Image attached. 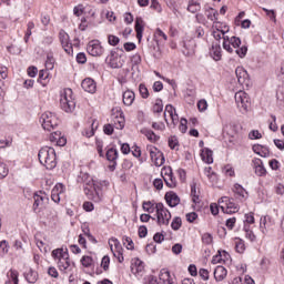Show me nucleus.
I'll list each match as a JSON object with an SVG mask.
<instances>
[{"label":"nucleus","mask_w":284,"mask_h":284,"mask_svg":"<svg viewBox=\"0 0 284 284\" xmlns=\"http://www.w3.org/2000/svg\"><path fill=\"white\" fill-rule=\"evenodd\" d=\"M38 159L47 170H54L57 168V151L53 148L44 146L40 149Z\"/></svg>","instance_id":"obj_1"},{"label":"nucleus","mask_w":284,"mask_h":284,"mask_svg":"<svg viewBox=\"0 0 284 284\" xmlns=\"http://www.w3.org/2000/svg\"><path fill=\"white\" fill-rule=\"evenodd\" d=\"M60 106L64 112H72L77 103L72 99V89H64L60 95Z\"/></svg>","instance_id":"obj_2"},{"label":"nucleus","mask_w":284,"mask_h":284,"mask_svg":"<svg viewBox=\"0 0 284 284\" xmlns=\"http://www.w3.org/2000/svg\"><path fill=\"white\" fill-rule=\"evenodd\" d=\"M40 123L43 130L52 132V130H54V128L59 125V119H57V115H54V113L47 111L40 116Z\"/></svg>","instance_id":"obj_3"},{"label":"nucleus","mask_w":284,"mask_h":284,"mask_svg":"<svg viewBox=\"0 0 284 284\" xmlns=\"http://www.w3.org/2000/svg\"><path fill=\"white\" fill-rule=\"evenodd\" d=\"M155 211L158 216V224L170 225V219H172V214L168 209H165L163 203H156Z\"/></svg>","instance_id":"obj_4"},{"label":"nucleus","mask_w":284,"mask_h":284,"mask_svg":"<svg viewBox=\"0 0 284 284\" xmlns=\"http://www.w3.org/2000/svg\"><path fill=\"white\" fill-rule=\"evenodd\" d=\"M219 205L224 214H236L239 212V204L227 196L221 197Z\"/></svg>","instance_id":"obj_5"},{"label":"nucleus","mask_w":284,"mask_h":284,"mask_svg":"<svg viewBox=\"0 0 284 284\" xmlns=\"http://www.w3.org/2000/svg\"><path fill=\"white\" fill-rule=\"evenodd\" d=\"M164 119L169 126L176 128L179 124V114H176V109L172 104L165 106Z\"/></svg>","instance_id":"obj_6"},{"label":"nucleus","mask_w":284,"mask_h":284,"mask_svg":"<svg viewBox=\"0 0 284 284\" xmlns=\"http://www.w3.org/2000/svg\"><path fill=\"white\" fill-rule=\"evenodd\" d=\"M87 52L91 57H102L103 53L105 52V49H103V47L101 45V42L99 40H91L88 43Z\"/></svg>","instance_id":"obj_7"},{"label":"nucleus","mask_w":284,"mask_h":284,"mask_svg":"<svg viewBox=\"0 0 284 284\" xmlns=\"http://www.w3.org/2000/svg\"><path fill=\"white\" fill-rule=\"evenodd\" d=\"M84 194H87V196L91 199V201H94V203H99V201H101L103 196V194L101 193V189L97 184H93L90 187L85 186Z\"/></svg>","instance_id":"obj_8"},{"label":"nucleus","mask_w":284,"mask_h":284,"mask_svg":"<svg viewBox=\"0 0 284 284\" xmlns=\"http://www.w3.org/2000/svg\"><path fill=\"white\" fill-rule=\"evenodd\" d=\"M105 63L113 69L123 68V62L121 60V55L115 50H112L110 54L105 59Z\"/></svg>","instance_id":"obj_9"},{"label":"nucleus","mask_w":284,"mask_h":284,"mask_svg":"<svg viewBox=\"0 0 284 284\" xmlns=\"http://www.w3.org/2000/svg\"><path fill=\"white\" fill-rule=\"evenodd\" d=\"M235 103L237 104V108H242V110H247V108H250V98L247 97V93H245L244 91L236 92Z\"/></svg>","instance_id":"obj_10"},{"label":"nucleus","mask_w":284,"mask_h":284,"mask_svg":"<svg viewBox=\"0 0 284 284\" xmlns=\"http://www.w3.org/2000/svg\"><path fill=\"white\" fill-rule=\"evenodd\" d=\"M183 48V52L186 57H194L196 52V41L194 39L185 40Z\"/></svg>","instance_id":"obj_11"},{"label":"nucleus","mask_w":284,"mask_h":284,"mask_svg":"<svg viewBox=\"0 0 284 284\" xmlns=\"http://www.w3.org/2000/svg\"><path fill=\"white\" fill-rule=\"evenodd\" d=\"M81 88L84 90V92L94 94V92H97V82L92 80V78H85L81 83Z\"/></svg>","instance_id":"obj_12"},{"label":"nucleus","mask_w":284,"mask_h":284,"mask_svg":"<svg viewBox=\"0 0 284 284\" xmlns=\"http://www.w3.org/2000/svg\"><path fill=\"white\" fill-rule=\"evenodd\" d=\"M235 74L240 85H245V83L250 81V74L243 69V67H237L235 69Z\"/></svg>","instance_id":"obj_13"},{"label":"nucleus","mask_w":284,"mask_h":284,"mask_svg":"<svg viewBox=\"0 0 284 284\" xmlns=\"http://www.w3.org/2000/svg\"><path fill=\"white\" fill-rule=\"evenodd\" d=\"M33 212H36V214H39V212H41V207H43V203H45V201H48V196L47 195H39V194H34L33 195Z\"/></svg>","instance_id":"obj_14"},{"label":"nucleus","mask_w":284,"mask_h":284,"mask_svg":"<svg viewBox=\"0 0 284 284\" xmlns=\"http://www.w3.org/2000/svg\"><path fill=\"white\" fill-rule=\"evenodd\" d=\"M150 156H151V161L158 168H161V165L165 163V158L163 156V153H161V151L156 152V149L150 151Z\"/></svg>","instance_id":"obj_15"},{"label":"nucleus","mask_w":284,"mask_h":284,"mask_svg":"<svg viewBox=\"0 0 284 284\" xmlns=\"http://www.w3.org/2000/svg\"><path fill=\"white\" fill-rule=\"evenodd\" d=\"M165 201H166L168 205H170V207H176V205H179V203H181V199L173 191L166 192Z\"/></svg>","instance_id":"obj_16"},{"label":"nucleus","mask_w":284,"mask_h":284,"mask_svg":"<svg viewBox=\"0 0 284 284\" xmlns=\"http://www.w3.org/2000/svg\"><path fill=\"white\" fill-rule=\"evenodd\" d=\"M252 163L257 176H265V174H267V171L265 170V166H263V161L261 159H254Z\"/></svg>","instance_id":"obj_17"},{"label":"nucleus","mask_w":284,"mask_h":284,"mask_svg":"<svg viewBox=\"0 0 284 284\" xmlns=\"http://www.w3.org/2000/svg\"><path fill=\"white\" fill-rule=\"evenodd\" d=\"M58 266L62 272H65V270L70 268V255L68 254V248H65L62 258L59 260Z\"/></svg>","instance_id":"obj_18"},{"label":"nucleus","mask_w":284,"mask_h":284,"mask_svg":"<svg viewBox=\"0 0 284 284\" xmlns=\"http://www.w3.org/2000/svg\"><path fill=\"white\" fill-rule=\"evenodd\" d=\"M272 226V217L270 215L262 216L260 220V229L262 234H267V229Z\"/></svg>","instance_id":"obj_19"},{"label":"nucleus","mask_w":284,"mask_h":284,"mask_svg":"<svg viewBox=\"0 0 284 284\" xmlns=\"http://www.w3.org/2000/svg\"><path fill=\"white\" fill-rule=\"evenodd\" d=\"M144 26H145V22L143 21V18L135 19V32H136L138 41H141V39H143Z\"/></svg>","instance_id":"obj_20"},{"label":"nucleus","mask_w":284,"mask_h":284,"mask_svg":"<svg viewBox=\"0 0 284 284\" xmlns=\"http://www.w3.org/2000/svg\"><path fill=\"white\" fill-rule=\"evenodd\" d=\"M24 278L30 284H34L39 281V273L32 268H29L24 274Z\"/></svg>","instance_id":"obj_21"},{"label":"nucleus","mask_w":284,"mask_h":284,"mask_svg":"<svg viewBox=\"0 0 284 284\" xmlns=\"http://www.w3.org/2000/svg\"><path fill=\"white\" fill-rule=\"evenodd\" d=\"M221 44L215 43L212 45L211 50H210V54L212 57V59H214V61H221L223 54L221 53Z\"/></svg>","instance_id":"obj_22"},{"label":"nucleus","mask_w":284,"mask_h":284,"mask_svg":"<svg viewBox=\"0 0 284 284\" xmlns=\"http://www.w3.org/2000/svg\"><path fill=\"white\" fill-rule=\"evenodd\" d=\"M227 276V270L223 266H217L214 270V278L217 282L225 281V277Z\"/></svg>","instance_id":"obj_23"},{"label":"nucleus","mask_w":284,"mask_h":284,"mask_svg":"<svg viewBox=\"0 0 284 284\" xmlns=\"http://www.w3.org/2000/svg\"><path fill=\"white\" fill-rule=\"evenodd\" d=\"M201 158L204 163H207L209 165L214 163L213 152L210 149H203L201 152Z\"/></svg>","instance_id":"obj_24"},{"label":"nucleus","mask_w":284,"mask_h":284,"mask_svg":"<svg viewBox=\"0 0 284 284\" xmlns=\"http://www.w3.org/2000/svg\"><path fill=\"white\" fill-rule=\"evenodd\" d=\"M122 99H123L124 105H128V106L132 105L134 103V99H135L134 92L126 90L123 93Z\"/></svg>","instance_id":"obj_25"},{"label":"nucleus","mask_w":284,"mask_h":284,"mask_svg":"<svg viewBox=\"0 0 284 284\" xmlns=\"http://www.w3.org/2000/svg\"><path fill=\"white\" fill-rule=\"evenodd\" d=\"M253 152H255V154H258L260 156H263V158L270 156V151L263 148V145L261 144L253 145Z\"/></svg>","instance_id":"obj_26"},{"label":"nucleus","mask_w":284,"mask_h":284,"mask_svg":"<svg viewBox=\"0 0 284 284\" xmlns=\"http://www.w3.org/2000/svg\"><path fill=\"white\" fill-rule=\"evenodd\" d=\"M233 192L237 199H245V195L247 194V191H245L241 184H235Z\"/></svg>","instance_id":"obj_27"},{"label":"nucleus","mask_w":284,"mask_h":284,"mask_svg":"<svg viewBox=\"0 0 284 284\" xmlns=\"http://www.w3.org/2000/svg\"><path fill=\"white\" fill-rule=\"evenodd\" d=\"M141 134H144V136H146V139L152 143L156 142L159 139V136L150 129H142Z\"/></svg>","instance_id":"obj_28"},{"label":"nucleus","mask_w":284,"mask_h":284,"mask_svg":"<svg viewBox=\"0 0 284 284\" xmlns=\"http://www.w3.org/2000/svg\"><path fill=\"white\" fill-rule=\"evenodd\" d=\"M106 159L111 162L114 163L116 162V159H119V151L114 148H111L106 151Z\"/></svg>","instance_id":"obj_29"},{"label":"nucleus","mask_w":284,"mask_h":284,"mask_svg":"<svg viewBox=\"0 0 284 284\" xmlns=\"http://www.w3.org/2000/svg\"><path fill=\"white\" fill-rule=\"evenodd\" d=\"M205 14L209 21H219V11H216L214 8L206 9Z\"/></svg>","instance_id":"obj_30"},{"label":"nucleus","mask_w":284,"mask_h":284,"mask_svg":"<svg viewBox=\"0 0 284 284\" xmlns=\"http://www.w3.org/2000/svg\"><path fill=\"white\" fill-rule=\"evenodd\" d=\"M199 10H201V3L192 0L187 6V11L194 14L195 12H199Z\"/></svg>","instance_id":"obj_31"},{"label":"nucleus","mask_w":284,"mask_h":284,"mask_svg":"<svg viewBox=\"0 0 284 284\" xmlns=\"http://www.w3.org/2000/svg\"><path fill=\"white\" fill-rule=\"evenodd\" d=\"M114 125H115L116 130H123V128H125V118H123L121 115L115 116Z\"/></svg>","instance_id":"obj_32"},{"label":"nucleus","mask_w":284,"mask_h":284,"mask_svg":"<svg viewBox=\"0 0 284 284\" xmlns=\"http://www.w3.org/2000/svg\"><path fill=\"white\" fill-rule=\"evenodd\" d=\"M142 207L144 212H148L149 214L154 213V210H156V207H154V203H152L151 201L143 202Z\"/></svg>","instance_id":"obj_33"},{"label":"nucleus","mask_w":284,"mask_h":284,"mask_svg":"<svg viewBox=\"0 0 284 284\" xmlns=\"http://www.w3.org/2000/svg\"><path fill=\"white\" fill-rule=\"evenodd\" d=\"M144 267L145 266L143 265V261H141L139 258L134 260L132 270H135V272L139 273V272H143Z\"/></svg>","instance_id":"obj_34"},{"label":"nucleus","mask_w":284,"mask_h":284,"mask_svg":"<svg viewBox=\"0 0 284 284\" xmlns=\"http://www.w3.org/2000/svg\"><path fill=\"white\" fill-rule=\"evenodd\" d=\"M45 68L47 70H54V57L52 54L47 55Z\"/></svg>","instance_id":"obj_35"},{"label":"nucleus","mask_w":284,"mask_h":284,"mask_svg":"<svg viewBox=\"0 0 284 284\" xmlns=\"http://www.w3.org/2000/svg\"><path fill=\"white\" fill-rule=\"evenodd\" d=\"M81 263L83 267H92V263H94V260H92L91 256L84 255L81 258Z\"/></svg>","instance_id":"obj_36"},{"label":"nucleus","mask_w":284,"mask_h":284,"mask_svg":"<svg viewBox=\"0 0 284 284\" xmlns=\"http://www.w3.org/2000/svg\"><path fill=\"white\" fill-rule=\"evenodd\" d=\"M153 112H155L158 114L163 112V100L162 99L155 100V104L153 105Z\"/></svg>","instance_id":"obj_37"},{"label":"nucleus","mask_w":284,"mask_h":284,"mask_svg":"<svg viewBox=\"0 0 284 284\" xmlns=\"http://www.w3.org/2000/svg\"><path fill=\"white\" fill-rule=\"evenodd\" d=\"M63 254H65V251H63V248H55L52 251L51 256L61 261V258H63Z\"/></svg>","instance_id":"obj_38"},{"label":"nucleus","mask_w":284,"mask_h":284,"mask_svg":"<svg viewBox=\"0 0 284 284\" xmlns=\"http://www.w3.org/2000/svg\"><path fill=\"white\" fill-rule=\"evenodd\" d=\"M181 225H183V221L181 220V217H174L171 223L172 230H181Z\"/></svg>","instance_id":"obj_39"},{"label":"nucleus","mask_w":284,"mask_h":284,"mask_svg":"<svg viewBox=\"0 0 284 284\" xmlns=\"http://www.w3.org/2000/svg\"><path fill=\"white\" fill-rule=\"evenodd\" d=\"M8 165H6V163L3 162H0V179H6V176H8Z\"/></svg>","instance_id":"obj_40"},{"label":"nucleus","mask_w":284,"mask_h":284,"mask_svg":"<svg viewBox=\"0 0 284 284\" xmlns=\"http://www.w3.org/2000/svg\"><path fill=\"white\" fill-rule=\"evenodd\" d=\"M139 91H140L142 99H148V97H150V91H148V87H145V84H140Z\"/></svg>","instance_id":"obj_41"},{"label":"nucleus","mask_w":284,"mask_h":284,"mask_svg":"<svg viewBox=\"0 0 284 284\" xmlns=\"http://www.w3.org/2000/svg\"><path fill=\"white\" fill-rule=\"evenodd\" d=\"M59 36H60V42H61L62 45H65V44L70 43L69 42L70 41V36H68V33H65V31H60Z\"/></svg>","instance_id":"obj_42"},{"label":"nucleus","mask_w":284,"mask_h":284,"mask_svg":"<svg viewBox=\"0 0 284 284\" xmlns=\"http://www.w3.org/2000/svg\"><path fill=\"white\" fill-rule=\"evenodd\" d=\"M235 250L239 254H243L245 252V243L242 240H239L235 243Z\"/></svg>","instance_id":"obj_43"},{"label":"nucleus","mask_w":284,"mask_h":284,"mask_svg":"<svg viewBox=\"0 0 284 284\" xmlns=\"http://www.w3.org/2000/svg\"><path fill=\"white\" fill-rule=\"evenodd\" d=\"M191 196H192L193 203H199V195L196 194V183H193L191 185Z\"/></svg>","instance_id":"obj_44"},{"label":"nucleus","mask_w":284,"mask_h":284,"mask_svg":"<svg viewBox=\"0 0 284 284\" xmlns=\"http://www.w3.org/2000/svg\"><path fill=\"white\" fill-rule=\"evenodd\" d=\"M176 146H179V139H176V136H170L169 138V148H171V150H175Z\"/></svg>","instance_id":"obj_45"},{"label":"nucleus","mask_w":284,"mask_h":284,"mask_svg":"<svg viewBox=\"0 0 284 284\" xmlns=\"http://www.w3.org/2000/svg\"><path fill=\"white\" fill-rule=\"evenodd\" d=\"M101 267L104 270V272H108V270H110V256L105 255L102 258Z\"/></svg>","instance_id":"obj_46"},{"label":"nucleus","mask_w":284,"mask_h":284,"mask_svg":"<svg viewBox=\"0 0 284 284\" xmlns=\"http://www.w3.org/2000/svg\"><path fill=\"white\" fill-rule=\"evenodd\" d=\"M235 50L241 47V38L231 37V40L229 41Z\"/></svg>","instance_id":"obj_47"},{"label":"nucleus","mask_w":284,"mask_h":284,"mask_svg":"<svg viewBox=\"0 0 284 284\" xmlns=\"http://www.w3.org/2000/svg\"><path fill=\"white\" fill-rule=\"evenodd\" d=\"M119 41H121V39H119V37H116V36L110 34V36L108 37V43H109V45H119Z\"/></svg>","instance_id":"obj_48"},{"label":"nucleus","mask_w":284,"mask_h":284,"mask_svg":"<svg viewBox=\"0 0 284 284\" xmlns=\"http://www.w3.org/2000/svg\"><path fill=\"white\" fill-rule=\"evenodd\" d=\"M235 53L243 59L245 54H247V47L243 45L241 48L235 49Z\"/></svg>","instance_id":"obj_49"},{"label":"nucleus","mask_w":284,"mask_h":284,"mask_svg":"<svg viewBox=\"0 0 284 284\" xmlns=\"http://www.w3.org/2000/svg\"><path fill=\"white\" fill-rule=\"evenodd\" d=\"M180 132H182V134L187 132V120L185 118H182L180 121Z\"/></svg>","instance_id":"obj_50"},{"label":"nucleus","mask_w":284,"mask_h":284,"mask_svg":"<svg viewBox=\"0 0 284 284\" xmlns=\"http://www.w3.org/2000/svg\"><path fill=\"white\" fill-rule=\"evenodd\" d=\"M163 181L168 187H171V189L176 187V180H171L170 178L164 176Z\"/></svg>","instance_id":"obj_51"},{"label":"nucleus","mask_w":284,"mask_h":284,"mask_svg":"<svg viewBox=\"0 0 284 284\" xmlns=\"http://www.w3.org/2000/svg\"><path fill=\"white\" fill-rule=\"evenodd\" d=\"M161 175H162L163 180L165 179V176H166V179L172 176V168H170V166L163 168L161 171Z\"/></svg>","instance_id":"obj_52"},{"label":"nucleus","mask_w":284,"mask_h":284,"mask_svg":"<svg viewBox=\"0 0 284 284\" xmlns=\"http://www.w3.org/2000/svg\"><path fill=\"white\" fill-rule=\"evenodd\" d=\"M197 109L200 112H205L207 110V101L206 100H200L197 102Z\"/></svg>","instance_id":"obj_53"},{"label":"nucleus","mask_w":284,"mask_h":284,"mask_svg":"<svg viewBox=\"0 0 284 284\" xmlns=\"http://www.w3.org/2000/svg\"><path fill=\"white\" fill-rule=\"evenodd\" d=\"M104 134H108V136H111V134H114V126L112 124H105L103 126Z\"/></svg>","instance_id":"obj_54"},{"label":"nucleus","mask_w":284,"mask_h":284,"mask_svg":"<svg viewBox=\"0 0 284 284\" xmlns=\"http://www.w3.org/2000/svg\"><path fill=\"white\" fill-rule=\"evenodd\" d=\"M196 219H199V214H196V212H191L186 214V221H189V223H194Z\"/></svg>","instance_id":"obj_55"},{"label":"nucleus","mask_w":284,"mask_h":284,"mask_svg":"<svg viewBox=\"0 0 284 284\" xmlns=\"http://www.w3.org/2000/svg\"><path fill=\"white\" fill-rule=\"evenodd\" d=\"M53 194H63V184L58 183L51 191Z\"/></svg>","instance_id":"obj_56"},{"label":"nucleus","mask_w":284,"mask_h":284,"mask_svg":"<svg viewBox=\"0 0 284 284\" xmlns=\"http://www.w3.org/2000/svg\"><path fill=\"white\" fill-rule=\"evenodd\" d=\"M77 62L78 63H87L88 62V58L85 57V53L80 52L77 54Z\"/></svg>","instance_id":"obj_57"},{"label":"nucleus","mask_w":284,"mask_h":284,"mask_svg":"<svg viewBox=\"0 0 284 284\" xmlns=\"http://www.w3.org/2000/svg\"><path fill=\"white\" fill-rule=\"evenodd\" d=\"M145 284H159V278L154 275H149L145 278Z\"/></svg>","instance_id":"obj_58"},{"label":"nucleus","mask_w":284,"mask_h":284,"mask_svg":"<svg viewBox=\"0 0 284 284\" xmlns=\"http://www.w3.org/2000/svg\"><path fill=\"white\" fill-rule=\"evenodd\" d=\"M131 62L133 63V65H139L141 63V54H133L131 58Z\"/></svg>","instance_id":"obj_59"},{"label":"nucleus","mask_w":284,"mask_h":284,"mask_svg":"<svg viewBox=\"0 0 284 284\" xmlns=\"http://www.w3.org/2000/svg\"><path fill=\"white\" fill-rule=\"evenodd\" d=\"M73 13L75 14V17H81V14H83V4L74 7Z\"/></svg>","instance_id":"obj_60"},{"label":"nucleus","mask_w":284,"mask_h":284,"mask_svg":"<svg viewBox=\"0 0 284 284\" xmlns=\"http://www.w3.org/2000/svg\"><path fill=\"white\" fill-rule=\"evenodd\" d=\"M262 136L263 135L261 134V132H258V130H253L248 134V139H261Z\"/></svg>","instance_id":"obj_61"},{"label":"nucleus","mask_w":284,"mask_h":284,"mask_svg":"<svg viewBox=\"0 0 284 284\" xmlns=\"http://www.w3.org/2000/svg\"><path fill=\"white\" fill-rule=\"evenodd\" d=\"M223 172L226 176H234V169L230 165L224 166Z\"/></svg>","instance_id":"obj_62"},{"label":"nucleus","mask_w":284,"mask_h":284,"mask_svg":"<svg viewBox=\"0 0 284 284\" xmlns=\"http://www.w3.org/2000/svg\"><path fill=\"white\" fill-rule=\"evenodd\" d=\"M202 241H203V243H205L206 245H210V244L212 243V234L205 233V234L202 236Z\"/></svg>","instance_id":"obj_63"},{"label":"nucleus","mask_w":284,"mask_h":284,"mask_svg":"<svg viewBox=\"0 0 284 284\" xmlns=\"http://www.w3.org/2000/svg\"><path fill=\"white\" fill-rule=\"evenodd\" d=\"M274 145L276 146L277 150L283 151L284 150V140L275 139Z\"/></svg>","instance_id":"obj_64"}]
</instances>
